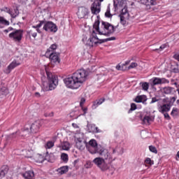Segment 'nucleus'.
<instances>
[{"label": "nucleus", "mask_w": 179, "mask_h": 179, "mask_svg": "<svg viewBox=\"0 0 179 179\" xmlns=\"http://www.w3.org/2000/svg\"><path fill=\"white\" fill-rule=\"evenodd\" d=\"M89 76V72L85 69L78 70L71 76L64 80V84L69 89L76 90L79 89L84 82H86Z\"/></svg>", "instance_id": "f257e3e1"}, {"label": "nucleus", "mask_w": 179, "mask_h": 179, "mask_svg": "<svg viewBox=\"0 0 179 179\" xmlns=\"http://www.w3.org/2000/svg\"><path fill=\"white\" fill-rule=\"evenodd\" d=\"M115 5L116 10H119L120 23L123 26H127L129 23V19L131 15H129V11H128V7L127 6V1L124 0H117V3Z\"/></svg>", "instance_id": "f03ea898"}, {"label": "nucleus", "mask_w": 179, "mask_h": 179, "mask_svg": "<svg viewBox=\"0 0 179 179\" xmlns=\"http://www.w3.org/2000/svg\"><path fill=\"white\" fill-rule=\"evenodd\" d=\"M46 75L48 78V82H45V77H42L43 87L42 89L44 92H50V90H54L57 86H58V77L52 75L47 70V66H45Z\"/></svg>", "instance_id": "7ed1b4c3"}, {"label": "nucleus", "mask_w": 179, "mask_h": 179, "mask_svg": "<svg viewBox=\"0 0 179 179\" xmlns=\"http://www.w3.org/2000/svg\"><path fill=\"white\" fill-rule=\"evenodd\" d=\"M94 29L100 36H109V34H113L115 31V27L113 24L102 22L100 25V21L99 20L95 21Z\"/></svg>", "instance_id": "20e7f679"}, {"label": "nucleus", "mask_w": 179, "mask_h": 179, "mask_svg": "<svg viewBox=\"0 0 179 179\" xmlns=\"http://www.w3.org/2000/svg\"><path fill=\"white\" fill-rule=\"evenodd\" d=\"M76 146L79 150H85L86 142L85 141V134L80 131H76L74 135Z\"/></svg>", "instance_id": "39448f33"}, {"label": "nucleus", "mask_w": 179, "mask_h": 179, "mask_svg": "<svg viewBox=\"0 0 179 179\" xmlns=\"http://www.w3.org/2000/svg\"><path fill=\"white\" fill-rule=\"evenodd\" d=\"M40 127L41 124H40V121H36L31 124V126L26 125L24 128L22 129V136L29 135V134L36 133L38 129H40Z\"/></svg>", "instance_id": "423d86ee"}, {"label": "nucleus", "mask_w": 179, "mask_h": 179, "mask_svg": "<svg viewBox=\"0 0 179 179\" xmlns=\"http://www.w3.org/2000/svg\"><path fill=\"white\" fill-rule=\"evenodd\" d=\"M38 27H43V30L48 31V33H56L58 30L57 25L52 22H44L43 21L38 24Z\"/></svg>", "instance_id": "0eeeda50"}, {"label": "nucleus", "mask_w": 179, "mask_h": 179, "mask_svg": "<svg viewBox=\"0 0 179 179\" xmlns=\"http://www.w3.org/2000/svg\"><path fill=\"white\" fill-rule=\"evenodd\" d=\"M103 41L97 36V34L95 31H93L90 38L85 42L87 45L89 47H94V45H97L99 44H101Z\"/></svg>", "instance_id": "6e6552de"}, {"label": "nucleus", "mask_w": 179, "mask_h": 179, "mask_svg": "<svg viewBox=\"0 0 179 179\" xmlns=\"http://www.w3.org/2000/svg\"><path fill=\"white\" fill-rule=\"evenodd\" d=\"M20 65H22V59L17 57L15 59H14L3 71L4 73H10L17 66H19Z\"/></svg>", "instance_id": "1a4fd4ad"}, {"label": "nucleus", "mask_w": 179, "mask_h": 179, "mask_svg": "<svg viewBox=\"0 0 179 179\" xmlns=\"http://www.w3.org/2000/svg\"><path fill=\"white\" fill-rule=\"evenodd\" d=\"M90 146L87 147L88 151L91 155H96L101 148V145H97V141L94 139H92L89 141Z\"/></svg>", "instance_id": "9d476101"}, {"label": "nucleus", "mask_w": 179, "mask_h": 179, "mask_svg": "<svg viewBox=\"0 0 179 179\" xmlns=\"http://www.w3.org/2000/svg\"><path fill=\"white\" fill-rule=\"evenodd\" d=\"M9 37L14 41H21L22 38L23 37V31L22 30H15L9 34Z\"/></svg>", "instance_id": "9b49d317"}, {"label": "nucleus", "mask_w": 179, "mask_h": 179, "mask_svg": "<svg viewBox=\"0 0 179 179\" xmlns=\"http://www.w3.org/2000/svg\"><path fill=\"white\" fill-rule=\"evenodd\" d=\"M96 153L101 157V159H103V160L105 161L109 160V162H111V160H113V157H111V155L110 154L108 150H106L103 147H101V148Z\"/></svg>", "instance_id": "f8f14e48"}, {"label": "nucleus", "mask_w": 179, "mask_h": 179, "mask_svg": "<svg viewBox=\"0 0 179 179\" xmlns=\"http://www.w3.org/2000/svg\"><path fill=\"white\" fill-rule=\"evenodd\" d=\"M93 163L97 166V167H99L101 170H107L108 169V165L106 163V161L104 159L101 157H96L93 160Z\"/></svg>", "instance_id": "ddd939ff"}, {"label": "nucleus", "mask_w": 179, "mask_h": 179, "mask_svg": "<svg viewBox=\"0 0 179 179\" xmlns=\"http://www.w3.org/2000/svg\"><path fill=\"white\" fill-rule=\"evenodd\" d=\"M77 16L79 19H87L89 17V10L85 7L78 8Z\"/></svg>", "instance_id": "4468645a"}, {"label": "nucleus", "mask_w": 179, "mask_h": 179, "mask_svg": "<svg viewBox=\"0 0 179 179\" xmlns=\"http://www.w3.org/2000/svg\"><path fill=\"white\" fill-rule=\"evenodd\" d=\"M40 28L41 27H38V24L33 26L32 29L27 31V33L29 37L31 36L34 38H36V37H37V33H41Z\"/></svg>", "instance_id": "2eb2a0df"}, {"label": "nucleus", "mask_w": 179, "mask_h": 179, "mask_svg": "<svg viewBox=\"0 0 179 179\" xmlns=\"http://www.w3.org/2000/svg\"><path fill=\"white\" fill-rule=\"evenodd\" d=\"M90 9L92 15H99V13L101 10V3L94 2L91 5Z\"/></svg>", "instance_id": "dca6fc26"}, {"label": "nucleus", "mask_w": 179, "mask_h": 179, "mask_svg": "<svg viewBox=\"0 0 179 179\" xmlns=\"http://www.w3.org/2000/svg\"><path fill=\"white\" fill-rule=\"evenodd\" d=\"M140 3L145 5L147 9H150V6H155L157 5V1L156 0H138Z\"/></svg>", "instance_id": "f3484780"}, {"label": "nucleus", "mask_w": 179, "mask_h": 179, "mask_svg": "<svg viewBox=\"0 0 179 179\" xmlns=\"http://www.w3.org/2000/svg\"><path fill=\"white\" fill-rule=\"evenodd\" d=\"M122 66H126L125 69L129 71L131 69H135V68H137L138 63L135 62H131V60H127L124 64H122Z\"/></svg>", "instance_id": "a211bd4d"}, {"label": "nucleus", "mask_w": 179, "mask_h": 179, "mask_svg": "<svg viewBox=\"0 0 179 179\" xmlns=\"http://www.w3.org/2000/svg\"><path fill=\"white\" fill-rule=\"evenodd\" d=\"M48 57H49L50 61L53 64H59V55L57 52H51L50 53Z\"/></svg>", "instance_id": "6ab92c4d"}, {"label": "nucleus", "mask_w": 179, "mask_h": 179, "mask_svg": "<svg viewBox=\"0 0 179 179\" xmlns=\"http://www.w3.org/2000/svg\"><path fill=\"white\" fill-rule=\"evenodd\" d=\"M171 109V105L170 104H163L160 106L158 108L159 113H162V114H164L165 113H169L170 110Z\"/></svg>", "instance_id": "aec40b11"}, {"label": "nucleus", "mask_w": 179, "mask_h": 179, "mask_svg": "<svg viewBox=\"0 0 179 179\" xmlns=\"http://www.w3.org/2000/svg\"><path fill=\"white\" fill-rule=\"evenodd\" d=\"M164 83H169V81L166 78H152V85L154 86H155V85H163Z\"/></svg>", "instance_id": "412c9836"}, {"label": "nucleus", "mask_w": 179, "mask_h": 179, "mask_svg": "<svg viewBox=\"0 0 179 179\" xmlns=\"http://www.w3.org/2000/svg\"><path fill=\"white\" fill-rule=\"evenodd\" d=\"M59 147L62 150H69L71 149V144L68 141H64Z\"/></svg>", "instance_id": "4be33fe9"}, {"label": "nucleus", "mask_w": 179, "mask_h": 179, "mask_svg": "<svg viewBox=\"0 0 179 179\" xmlns=\"http://www.w3.org/2000/svg\"><path fill=\"white\" fill-rule=\"evenodd\" d=\"M161 92L162 93H164V94H171V93L174 92V88L171 87H165L161 88Z\"/></svg>", "instance_id": "5701e85b"}, {"label": "nucleus", "mask_w": 179, "mask_h": 179, "mask_svg": "<svg viewBox=\"0 0 179 179\" xmlns=\"http://www.w3.org/2000/svg\"><path fill=\"white\" fill-rule=\"evenodd\" d=\"M69 170L68 166H64L59 168L57 171L59 176H62V174H65L68 173V171Z\"/></svg>", "instance_id": "b1692460"}, {"label": "nucleus", "mask_w": 179, "mask_h": 179, "mask_svg": "<svg viewBox=\"0 0 179 179\" xmlns=\"http://www.w3.org/2000/svg\"><path fill=\"white\" fill-rule=\"evenodd\" d=\"M22 176L26 179H33L34 178V172L33 171H27L22 174Z\"/></svg>", "instance_id": "393cba45"}, {"label": "nucleus", "mask_w": 179, "mask_h": 179, "mask_svg": "<svg viewBox=\"0 0 179 179\" xmlns=\"http://www.w3.org/2000/svg\"><path fill=\"white\" fill-rule=\"evenodd\" d=\"M155 117L150 115H145L143 118V122L145 124H150V122H153Z\"/></svg>", "instance_id": "a878e982"}, {"label": "nucleus", "mask_w": 179, "mask_h": 179, "mask_svg": "<svg viewBox=\"0 0 179 179\" xmlns=\"http://www.w3.org/2000/svg\"><path fill=\"white\" fill-rule=\"evenodd\" d=\"M148 100V98L146 97V95H141L137 96L135 99V102L136 103H145Z\"/></svg>", "instance_id": "bb28decb"}, {"label": "nucleus", "mask_w": 179, "mask_h": 179, "mask_svg": "<svg viewBox=\"0 0 179 179\" xmlns=\"http://www.w3.org/2000/svg\"><path fill=\"white\" fill-rule=\"evenodd\" d=\"M5 26H9V22L5 20L3 17H0V29H3Z\"/></svg>", "instance_id": "cd10ccee"}, {"label": "nucleus", "mask_w": 179, "mask_h": 179, "mask_svg": "<svg viewBox=\"0 0 179 179\" xmlns=\"http://www.w3.org/2000/svg\"><path fill=\"white\" fill-rule=\"evenodd\" d=\"M57 44H52L50 45V47L48 49V50L45 52V55L48 56L50 55V54H51V52H52V51H54L55 50H57Z\"/></svg>", "instance_id": "c85d7f7f"}, {"label": "nucleus", "mask_w": 179, "mask_h": 179, "mask_svg": "<svg viewBox=\"0 0 179 179\" xmlns=\"http://www.w3.org/2000/svg\"><path fill=\"white\" fill-rule=\"evenodd\" d=\"M34 160L36 162V163H43V162H44V160H45V159L43 157V155L37 154L35 157H34Z\"/></svg>", "instance_id": "c756f323"}, {"label": "nucleus", "mask_w": 179, "mask_h": 179, "mask_svg": "<svg viewBox=\"0 0 179 179\" xmlns=\"http://www.w3.org/2000/svg\"><path fill=\"white\" fill-rule=\"evenodd\" d=\"M103 103H104V99H101L99 101L94 102L92 105V108L95 110V108H97V107H99V106H101V104H103Z\"/></svg>", "instance_id": "7c9ffc66"}, {"label": "nucleus", "mask_w": 179, "mask_h": 179, "mask_svg": "<svg viewBox=\"0 0 179 179\" xmlns=\"http://www.w3.org/2000/svg\"><path fill=\"white\" fill-rule=\"evenodd\" d=\"M22 155L24 156H25V157L30 158L33 156V150H25L22 151Z\"/></svg>", "instance_id": "2f4dec72"}, {"label": "nucleus", "mask_w": 179, "mask_h": 179, "mask_svg": "<svg viewBox=\"0 0 179 179\" xmlns=\"http://www.w3.org/2000/svg\"><path fill=\"white\" fill-rule=\"evenodd\" d=\"M8 13L12 17H16L19 15V10H17V9H14L13 10H9Z\"/></svg>", "instance_id": "473e14b6"}, {"label": "nucleus", "mask_w": 179, "mask_h": 179, "mask_svg": "<svg viewBox=\"0 0 179 179\" xmlns=\"http://www.w3.org/2000/svg\"><path fill=\"white\" fill-rule=\"evenodd\" d=\"M171 71L172 72H174L175 73H178V72H179V64H174V65H171Z\"/></svg>", "instance_id": "72a5a7b5"}, {"label": "nucleus", "mask_w": 179, "mask_h": 179, "mask_svg": "<svg viewBox=\"0 0 179 179\" xmlns=\"http://www.w3.org/2000/svg\"><path fill=\"white\" fill-rule=\"evenodd\" d=\"M178 108H172V111L171 113V115H172V117H177V115H178Z\"/></svg>", "instance_id": "f704fd0d"}, {"label": "nucleus", "mask_w": 179, "mask_h": 179, "mask_svg": "<svg viewBox=\"0 0 179 179\" xmlns=\"http://www.w3.org/2000/svg\"><path fill=\"white\" fill-rule=\"evenodd\" d=\"M54 147V142L52 141H48L45 145V149H51V148Z\"/></svg>", "instance_id": "c9c22d12"}, {"label": "nucleus", "mask_w": 179, "mask_h": 179, "mask_svg": "<svg viewBox=\"0 0 179 179\" xmlns=\"http://www.w3.org/2000/svg\"><path fill=\"white\" fill-rule=\"evenodd\" d=\"M145 164H149V166H153L155 164V162L149 157H147L145 160Z\"/></svg>", "instance_id": "e433bc0d"}, {"label": "nucleus", "mask_w": 179, "mask_h": 179, "mask_svg": "<svg viewBox=\"0 0 179 179\" xmlns=\"http://www.w3.org/2000/svg\"><path fill=\"white\" fill-rule=\"evenodd\" d=\"M142 89H143V90L148 91L149 90V83H142Z\"/></svg>", "instance_id": "4c0bfd02"}, {"label": "nucleus", "mask_w": 179, "mask_h": 179, "mask_svg": "<svg viewBox=\"0 0 179 179\" xmlns=\"http://www.w3.org/2000/svg\"><path fill=\"white\" fill-rule=\"evenodd\" d=\"M61 159L63 162H68V155L66 153H62L61 155Z\"/></svg>", "instance_id": "58836bf2"}, {"label": "nucleus", "mask_w": 179, "mask_h": 179, "mask_svg": "<svg viewBox=\"0 0 179 179\" xmlns=\"http://www.w3.org/2000/svg\"><path fill=\"white\" fill-rule=\"evenodd\" d=\"M149 150L152 152V153H157V149H156V147L153 145H150L149 146Z\"/></svg>", "instance_id": "ea45409f"}, {"label": "nucleus", "mask_w": 179, "mask_h": 179, "mask_svg": "<svg viewBox=\"0 0 179 179\" xmlns=\"http://www.w3.org/2000/svg\"><path fill=\"white\" fill-rule=\"evenodd\" d=\"M6 176V171L1 170L0 171V179L3 178Z\"/></svg>", "instance_id": "a19ab883"}, {"label": "nucleus", "mask_w": 179, "mask_h": 179, "mask_svg": "<svg viewBox=\"0 0 179 179\" xmlns=\"http://www.w3.org/2000/svg\"><path fill=\"white\" fill-rule=\"evenodd\" d=\"M106 17H111V13H110V7H108L106 12L105 13Z\"/></svg>", "instance_id": "79ce46f5"}, {"label": "nucleus", "mask_w": 179, "mask_h": 179, "mask_svg": "<svg viewBox=\"0 0 179 179\" xmlns=\"http://www.w3.org/2000/svg\"><path fill=\"white\" fill-rule=\"evenodd\" d=\"M92 129L91 130L92 132H100V130H99L98 127H96V126H92Z\"/></svg>", "instance_id": "37998d69"}, {"label": "nucleus", "mask_w": 179, "mask_h": 179, "mask_svg": "<svg viewBox=\"0 0 179 179\" xmlns=\"http://www.w3.org/2000/svg\"><path fill=\"white\" fill-rule=\"evenodd\" d=\"M1 92L3 93V94H8V89L5 87H3L1 89Z\"/></svg>", "instance_id": "c03bdc74"}, {"label": "nucleus", "mask_w": 179, "mask_h": 179, "mask_svg": "<svg viewBox=\"0 0 179 179\" xmlns=\"http://www.w3.org/2000/svg\"><path fill=\"white\" fill-rule=\"evenodd\" d=\"M12 30H13V29L12 27H9L8 29H5L3 31V32L6 34H8V33H9L10 31H12Z\"/></svg>", "instance_id": "a18cd8bd"}, {"label": "nucleus", "mask_w": 179, "mask_h": 179, "mask_svg": "<svg viewBox=\"0 0 179 179\" xmlns=\"http://www.w3.org/2000/svg\"><path fill=\"white\" fill-rule=\"evenodd\" d=\"M131 111H134V110H136V104L131 103Z\"/></svg>", "instance_id": "49530a36"}, {"label": "nucleus", "mask_w": 179, "mask_h": 179, "mask_svg": "<svg viewBox=\"0 0 179 179\" xmlns=\"http://www.w3.org/2000/svg\"><path fill=\"white\" fill-rule=\"evenodd\" d=\"M86 101V99L85 98H81L80 102V106L83 107V104H85V102Z\"/></svg>", "instance_id": "de8ad7c7"}, {"label": "nucleus", "mask_w": 179, "mask_h": 179, "mask_svg": "<svg viewBox=\"0 0 179 179\" xmlns=\"http://www.w3.org/2000/svg\"><path fill=\"white\" fill-rule=\"evenodd\" d=\"M124 66L126 67V66H122H122H121L120 65H117V66H116V69H117V71H121V69H122V68H124Z\"/></svg>", "instance_id": "09e8293b"}, {"label": "nucleus", "mask_w": 179, "mask_h": 179, "mask_svg": "<svg viewBox=\"0 0 179 179\" xmlns=\"http://www.w3.org/2000/svg\"><path fill=\"white\" fill-rule=\"evenodd\" d=\"M173 58L176 59V61H178V62H179V53L176 54V55L173 56Z\"/></svg>", "instance_id": "8fccbe9b"}, {"label": "nucleus", "mask_w": 179, "mask_h": 179, "mask_svg": "<svg viewBox=\"0 0 179 179\" xmlns=\"http://www.w3.org/2000/svg\"><path fill=\"white\" fill-rule=\"evenodd\" d=\"M72 127L73 128H76V129H79V125L78 124H76V123H73L72 124Z\"/></svg>", "instance_id": "3c124183"}, {"label": "nucleus", "mask_w": 179, "mask_h": 179, "mask_svg": "<svg viewBox=\"0 0 179 179\" xmlns=\"http://www.w3.org/2000/svg\"><path fill=\"white\" fill-rule=\"evenodd\" d=\"M164 117L167 119V120H170V115H169V113H163Z\"/></svg>", "instance_id": "603ef678"}, {"label": "nucleus", "mask_w": 179, "mask_h": 179, "mask_svg": "<svg viewBox=\"0 0 179 179\" xmlns=\"http://www.w3.org/2000/svg\"><path fill=\"white\" fill-rule=\"evenodd\" d=\"M176 100H177V97L173 96L171 99V103H172V104L174 103V101H176Z\"/></svg>", "instance_id": "864d4df0"}, {"label": "nucleus", "mask_w": 179, "mask_h": 179, "mask_svg": "<svg viewBox=\"0 0 179 179\" xmlns=\"http://www.w3.org/2000/svg\"><path fill=\"white\" fill-rule=\"evenodd\" d=\"M104 0H94V2H96V3H101V2H103Z\"/></svg>", "instance_id": "5fc2aeb1"}, {"label": "nucleus", "mask_w": 179, "mask_h": 179, "mask_svg": "<svg viewBox=\"0 0 179 179\" xmlns=\"http://www.w3.org/2000/svg\"><path fill=\"white\" fill-rule=\"evenodd\" d=\"M166 48V45H162L159 47V50L162 51V50H164Z\"/></svg>", "instance_id": "6e6d98bb"}, {"label": "nucleus", "mask_w": 179, "mask_h": 179, "mask_svg": "<svg viewBox=\"0 0 179 179\" xmlns=\"http://www.w3.org/2000/svg\"><path fill=\"white\" fill-rule=\"evenodd\" d=\"M156 101H157V100L156 99V98H152V101L150 102L151 104H153V103H156Z\"/></svg>", "instance_id": "4d7b16f0"}, {"label": "nucleus", "mask_w": 179, "mask_h": 179, "mask_svg": "<svg viewBox=\"0 0 179 179\" xmlns=\"http://www.w3.org/2000/svg\"><path fill=\"white\" fill-rule=\"evenodd\" d=\"M108 41H111L113 40H115V37L113 36V37L108 38Z\"/></svg>", "instance_id": "13d9d810"}, {"label": "nucleus", "mask_w": 179, "mask_h": 179, "mask_svg": "<svg viewBox=\"0 0 179 179\" xmlns=\"http://www.w3.org/2000/svg\"><path fill=\"white\" fill-rule=\"evenodd\" d=\"M35 96H36V97H40V93L39 92H36Z\"/></svg>", "instance_id": "bf43d9fd"}, {"label": "nucleus", "mask_w": 179, "mask_h": 179, "mask_svg": "<svg viewBox=\"0 0 179 179\" xmlns=\"http://www.w3.org/2000/svg\"><path fill=\"white\" fill-rule=\"evenodd\" d=\"M177 157L179 159V151L177 152Z\"/></svg>", "instance_id": "052dcab7"}, {"label": "nucleus", "mask_w": 179, "mask_h": 179, "mask_svg": "<svg viewBox=\"0 0 179 179\" xmlns=\"http://www.w3.org/2000/svg\"><path fill=\"white\" fill-rule=\"evenodd\" d=\"M176 103H177V104H179V99H178V100L176 101Z\"/></svg>", "instance_id": "680f3d73"}, {"label": "nucleus", "mask_w": 179, "mask_h": 179, "mask_svg": "<svg viewBox=\"0 0 179 179\" xmlns=\"http://www.w3.org/2000/svg\"><path fill=\"white\" fill-rule=\"evenodd\" d=\"M157 50H159V49H155L154 51H157Z\"/></svg>", "instance_id": "e2e57ef3"}, {"label": "nucleus", "mask_w": 179, "mask_h": 179, "mask_svg": "<svg viewBox=\"0 0 179 179\" xmlns=\"http://www.w3.org/2000/svg\"><path fill=\"white\" fill-rule=\"evenodd\" d=\"M10 138H13V136H10Z\"/></svg>", "instance_id": "0e129e2a"}, {"label": "nucleus", "mask_w": 179, "mask_h": 179, "mask_svg": "<svg viewBox=\"0 0 179 179\" xmlns=\"http://www.w3.org/2000/svg\"><path fill=\"white\" fill-rule=\"evenodd\" d=\"M175 85H177V83H175Z\"/></svg>", "instance_id": "69168bd1"}, {"label": "nucleus", "mask_w": 179, "mask_h": 179, "mask_svg": "<svg viewBox=\"0 0 179 179\" xmlns=\"http://www.w3.org/2000/svg\"><path fill=\"white\" fill-rule=\"evenodd\" d=\"M115 152V150H113V153Z\"/></svg>", "instance_id": "338daca9"}, {"label": "nucleus", "mask_w": 179, "mask_h": 179, "mask_svg": "<svg viewBox=\"0 0 179 179\" xmlns=\"http://www.w3.org/2000/svg\"><path fill=\"white\" fill-rule=\"evenodd\" d=\"M176 160H178V158H177Z\"/></svg>", "instance_id": "774afa93"}]
</instances>
